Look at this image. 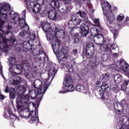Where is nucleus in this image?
I'll use <instances>...</instances> for the list:
<instances>
[{"instance_id":"9b49d317","label":"nucleus","mask_w":129,"mask_h":129,"mask_svg":"<svg viewBox=\"0 0 129 129\" xmlns=\"http://www.w3.org/2000/svg\"><path fill=\"white\" fill-rule=\"evenodd\" d=\"M27 6L29 7L30 9H31L33 13H39V14H43L44 13V11H41L42 7L41 6V5L38 3V1H32L30 3V2H28Z\"/></svg>"},{"instance_id":"680f3d73","label":"nucleus","mask_w":129,"mask_h":129,"mask_svg":"<svg viewBox=\"0 0 129 129\" xmlns=\"http://www.w3.org/2000/svg\"><path fill=\"white\" fill-rule=\"evenodd\" d=\"M96 84H97V85H98V83H97Z\"/></svg>"},{"instance_id":"f704fd0d","label":"nucleus","mask_w":129,"mask_h":129,"mask_svg":"<svg viewBox=\"0 0 129 129\" xmlns=\"http://www.w3.org/2000/svg\"><path fill=\"white\" fill-rule=\"evenodd\" d=\"M90 32L92 36L94 37V36H95V35H97V34H98V30L96 27H93L91 29Z\"/></svg>"},{"instance_id":"423d86ee","label":"nucleus","mask_w":129,"mask_h":129,"mask_svg":"<svg viewBox=\"0 0 129 129\" xmlns=\"http://www.w3.org/2000/svg\"><path fill=\"white\" fill-rule=\"evenodd\" d=\"M9 16L10 19L14 21L15 24H17L19 22V25L21 29H24V31H21L19 33L20 37L23 38H27L29 37V33L27 32L29 31V27L27 24L26 20L24 18H20V15L19 13L15 12V11H12L9 13Z\"/></svg>"},{"instance_id":"20e7f679","label":"nucleus","mask_w":129,"mask_h":129,"mask_svg":"<svg viewBox=\"0 0 129 129\" xmlns=\"http://www.w3.org/2000/svg\"><path fill=\"white\" fill-rule=\"evenodd\" d=\"M103 14L107 19L108 23H109V27L111 32L114 35V38H115L118 34L117 31V25L114 22L115 21V16L111 11V5H109L108 2H104L101 4Z\"/></svg>"},{"instance_id":"8fccbe9b","label":"nucleus","mask_w":129,"mask_h":129,"mask_svg":"<svg viewBox=\"0 0 129 129\" xmlns=\"http://www.w3.org/2000/svg\"><path fill=\"white\" fill-rule=\"evenodd\" d=\"M98 65H99V62L98 61H95V62H94L93 66H95V67H96V66H97Z\"/></svg>"},{"instance_id":"a18cd8bd","label":"nucleus","mask_w":129,"mask_h":129,"mask_svg":"<svg viewBox=\"0 0 129 129\" xmlns=\"http://www.w3.org/2000/svg\"><path fill=\"white\" fill-rule=\"evenodd\" d=\"M83 2H85L83 3V6H87L90 4V1L89 0H83Z\"/></svg>"},{"instance_id":"4d7b16f0","label":"nucleus","mask_w":129,"mask_h":129,"mask_svg":"<svg viewBox=\"0 0 129 129\" xmlns=\"http://www.w3.org/2000/svg\"><path fill=\"white\" fill-rule=\"evenodd\" d=\"M111 67L112 68H115V67H116V66L112 65Z\"/></svg>"},{"instance_id":"1a4fd4ad","label":"nucleus","mask_w":129,"mask_h":129,"mask_svg":"<svg viewBox=\"0 0 129 129\" xmlns=\"http://www.w3.org/2000/svg\"><path fill=\"white\" fill-rule=\"evenodd\" d=\"M9 62V72L10 73L20 75L22 73V67L20 64H17L16 57L11 56L8 58Z\"/></svg>"},{"instance_id":"37998d69","label":"nucleus","mask_w":129,"mask_h":129,"mask_svg":"<svg viewBox=\"0 0 129 129\" xmlns=\"http://www.w3.org/2000/svg\"><path fill=\"white\" fill-rule=\"evenodd\" d=\"M63 38L64 41H66L67 43H69L70 42V37L68 36H67L66 37H64L63 35Z\"/></svg>"},{"instance_id":"c9c22d12","label":"nucleus","mask_w":129,"mask_h":129,"mask_svg":"<svg viewBox=\"0 0 129 129\" xmlns=\"http://www.w3.org/2000/svg\"><path fill=\"white\" fill-rule=\"evenodd\" d=\"M110 87L115 93L119 91V88H118V86L116 84L111 85Z\"/></svg>"},{"instance_id":"393cba45","label":"nucleus","mask_w":129,"mask_h":129,"mask_svg":"<svg viewBox=\"0 0 129 129\" xmlns=\"http://www.w3.org/2000/svg\"><path fill=\"white\" fill-rule=\"evenodd\" d=\"M4 117L6 118L10 117L11 119H16V118H17V116L13 114V112L10 109L8 110L7 112L4 113Z\"/></svg>"},{"instance_id":"4be33fe9","label":"nucleus","mask_w":129,"mask_h":129,"mask_svg":"<svg viewBox=\"0 0 129 129\" xmlns=\"http://www.w3.org/2000/svg\"><path fill=\"white\" fill-rule=\"evenodd\" d=\"M21 77L20 76H13L12 78H10L9 83L12 85L15 84H19L21 83Z\"/></svg>"},{"instance_id":"052dcab7","label":"nucleus","mask_w":129,"mask_h":129,"mask_svg":"<svg viewBox=\"0 0 129 129\" xmlns=\"http://www.w3.org/2000/svg\"><path fill=\"white\" fill-rule=\"evenodd\" d=\"M61 10H64V8H62Z\"/></svg>"},{"instance_id":"13d9d810","label":"nucleus","mask_w":129,"mask_h":129,"mask_svg":"<svg viewBox=\"0 0 129 129\" xmlns=\"http://www.w3.org/2000/svg\"><path fill=\"white\" fill-rule=\"evenodd\" d=\"M71 0H64V2H70Z\"/></svg>"},{"instance_id":"2eb2a0df","label":"nucleus","mask_w":129,"mask_h":129,"mask_svg":"<svg viewBox=\"0 0 129 129\" xmlns=\"http://www.w3.org/2000/svg\"><path fill=\"white\" fill-rule=\"evenodd\" d=\"M91 38L93 39L94 43L97 44V45H102V44L105 43L104 37L101 34H97L94 36H91Z\"/></svg>"},{"instance_id":"f257e3e1","label":"nucleus","mask_w":129,"mask_h":129,"mask_svg":"<svg viewBox=\"0 0 129 129\" xmlns=\"http://www.w3.org/2000/svg\"><path fill=\"white\" fill-rule=\"evenodd\" d=\"M11 11V5L5 4L0 7V56L3 52L8 53L9 52V42L12 43L14 46L18 45L16 40V37L14 36L11 31L5 32L3 30L4 26L7 28L8 30L12 29V22H6L5 21L8 19V14Z\"/></svg>"},{"instance_id":"e2e57ef3","label":"nucleus","mask_w":129,"mask_h":129,"mask_svg":"<svg viewBox=\"0 0 129 129\" xmlns=\"http://www.w3.org/2000/svg\"><path fill=\"white\" fill-rule=\"evenodd\" d=\"M23 13L25 14V11H23Z\"/></svg>"},{"instance_id":"ddd939ff","label":"nucleus","mask_w":129,"mask_h":129,"mask_svg":"<svg viewBox=\"0 0 129 129\" xmlns=\"http://www.w3.org/2000/svg\"><path fill=\"white\" fill-rule=\"evenodd\" d=\"M48 80L44 79V82L40 80L37 79L35 80L33 82V86L35 88L37 89H43V87L45 86V91H46L48 87H47V82Z\"/></svg>"},{"instance_id":"603ef678","label":"nucleus","mask_w":129,"mask_h":129,"mask_svg":"<svg viewBox=\"0 0 129 129\" xmlns=\"http://www.w3.org/2000/svg\"><path fill=\"white\" fill-rule=\"evenodd\" d=\"M5 92H6V93H8L9 92V87L7 86L6 87V90Z\"/></svg>"},{"instance_id":"49530a36","label":"nucleus","mask_w":129,"mask_h":129,"mask_svg":"<svg viewBox=\"0 0 129 129\" xmlns=\"http://www.w3.org/2000/svg\"><path fill=\"white\" fill-rule=\"evenodd\" d=\"M0 73L2 76L3 77L4 79H6L5 76H4V74H3V66L1 65L0 66Z\"/></svg>"},{"instance_id":"6ab92c4d","label":"nucleus","mask_w":129,"mask_h":129,"mask_svg":"<svg viewBox=\"0 0 129 129\" xmlns=\"http://www.w3.org/2000/svg\"><path fill=\"white\" fill-rule=\"evenodd\" d=\"M37 57L39 61H42V62H46V59L47 61L49 59V57H48L47 56H46V53H44L43 50H39Z\"/></svg>"},{"instance_id":"f3484780","label":"nucleus","mask_w":129,"mask_h":129,"mask_svg":"<svg viewBox=\"0 0 129 129\" xmlns=\"http://www.w3.org/2000/svg\"><path fill=\"white\" fill-rule=\"evenodd\" d=\"M17 92L18 93L19 96L17 99V103H18V99L20 97V96H25V97H28V101L30 100V96L29 95H24V93L26 92V87L24 86H19L17 90Z\"/></svg>"},{"instance_id":"c756f323","label":"nucleus","mask_w":129,"mask_h":129,"mask_svg":"<svg viewBox=\"0 0 129 129\" xmlns=\"http://www.w3.org/2000/svg\"><path fill=\"white\" fill-rule=\"evenodd\" d=\"M50 5L52 9H57L59 8V3L56 0H52L50 2Z\"/></svg>"},{"instance_id":"2f4dec72","label":"nucleus","mask_w":129,"mask_h":129,"mask_svg":"<svg viewBox=\"0 0 129 129\" xmlns=\"http://www.w3.org/2000/svg\"><path fill=\"white\" fill-rule=\"evenodd\" d=\"M28 33L29 35L28 37H29V39L31 41H34L35 39H36V33H35V32L31 31Z\"/></svg>"},{"instance_id":"5fc2aeb1","label":"nucleus","mask_w":129,"mask_h":129,"mask_svg":"<svg viewBox=\"0 0 129 129\" xmlns=\"http://www.w3.org/2000/svg\"><path fill=\"white\" fill-rule=\"evenodd\" d=\"M26 3V5H28V2H31V0H25Z\"/></svg>"},{"instance_id":"a211bd4d","label":"nucleus","mask_w":129,"mask_h":129,"mask_svg":"<svg viewBox=\"0 0 129 129\" xmlns=\"http://www.w3.org/2000/svg\"><path fill=\"white\" fill-rule=\"evenodd\" d=\"M41 27L43 32H44V33H46V35L48 33H52V31H53V29H51L50 24L48 22L43 23L41 24Z\"/></svg>"},{"instance_id":"7c9ffc66","label":"nucleus","mask_w":129,"mask_h":129,"mask_svg":"<svg viewBox=\"0 0 129 129\" xmlns=\"http://www.w3.org/2000/svg\"><path fill=\"white\" fill-rule=\"evenodd\" d=\"M114 80L115 83H120L122 81V77L120 75L117 74L115 75Z\"/></svg>"},{"instance_id":"dca6fc26","label":"nucleus","mask_w":129,"mask_h":129,"mask_svg":"<svg viewBox=\"0 0 129 129\" xmlns=\"http://www.w3.org/2000/svg\"><path fill=\"white\" fill-rule=\"evenodd\" d=\"M119 69L120 71H123L125 75L129 73V65L125 60H120Z\"/></svg>"},{"instance_id":"c03bdc74","label":"nucleus","mask_w":129,"mask_h":129,"mask_svg":"<svg viewBox=\"0 0 129 129\" xmlns=\"http://www.w3.org/2000/svg\"><path fill=\"white\" fill-rule=\"evenodd\" d=\"M101 59L103 61H106L107 60V54H103Z\"/></svg>"},{"instance_id":"9d476101","label":"nucleus","mask_w":129,"mask_h":129,"mask_svg":"<svg viewBox=\"0 0 129 129\" xmlns=\"http://www.w3.org/2000/svg\"><path fill=\"white\" fill-rule=\"evenodd\" d=\"M46 86L44 85L42 89H39L38 90L33 89L29 91L30 97L32 99H35L36 97L38 98V101H41L43 99V96L46 92Z\"/></svg>"},{"instance_id":"7ed1b4c3","label":"nucleus","mask_w":129,"mask_h":129,"mask_svg":"<svg viewBox=\"0 0 129 129\" xmlns=\"http://www.w3.org/2000/svg\"><path fill=\"white\" fill-rule=\"evenodd\" d=\"M29 97L20 96L17 99V109L22 118H31L30 122L37 124L39 122L38 110L30 111L29 107Z\"/></svg>"},{"instance_id":"79ce46f5","label":"nucleus","mask_w":129,"mask_h":129,"mask_svg":"<svg viewBox=\"0 0 129 129\" xmlns=\"http://www.w3.org/2000/svg\"><path fill=\"white\" fill-rule=\"evenodd\" d=\"M86 53L88 58H91L92 57V53L90 51L87 50Z\"/></svg>"},{"instance_id":"864d4df0","label":"nucleus","mask_w":129,"mask_h":129,"mask_svg":"<svg viewBox=\"0 0 129 129\" xmlns=\"http://www.w3.org/2000/svg\"><path fill=\"white\" fill-rule=\"evenodd\" d=\"M5 97L4 95H0V99H5Z\"/></svg>"},{"instance_id":"ea45409f","label":"nucleus","mask_w":129,"mask_h":129,"mask_svg":"<svg viewBox=\"0 0 129 129\" xmlns=\"http://www.w3.org/2000/svg\"><path fill=\"white\" fill-rule=\"evenodd\" d=\"M29 66H30V63H24V64H22V67L23 69H24V70H26L27 68L29 67Z\"/></svg>"},{"instance_id":"6e6552de","label":"nucleus","mask_w":129,"mask_h":129,"mask_svg":"<svg viewBox=\"0 0 129 129\" xmlns=\"http://www.w3.org/2000/svg\"><path fill=\"white\" fill-rule=\"evenodd\" d=\"M63 85L66 87H67L68 89L67 90L59 91L58 93H62V94H64L68 92H72L74 91L75 87L73 86V80L71 78L70 73L69 72L66 73L63 81Z\"/></svg>"},{"instance_id":"72a5a7b5","label":"nucleus","mask_w":129,"mask_h":129,"mask_svg":"<svg viewBox=\"0 0 129 129\" xmlns=\"http://www.w3.org/2000/svg\"><path fill=\"white\" fill-rule=\"evenodd\" d=\"M57 73V70L55 68H51L49 71L48 75L49 76H55V74Z\"/></svg>"},{"instance_id":"f03ea898","label":"nucleus","mask_w":129,"mask_h":129,"mask_svg":"<svg viewBox=\"0 0 129 129\" xmlns=\"http://www.w3.org/2000/svg\"><path fill=\"white\" fill-rule=\"evenodd\" d=\"M65 31L63 30H59L55 27L51 32H49L46 34L47 41L50 42L53 51L59 61L65 62L68 59V49L64 48L61 46L58 38H64Z\"/></svg>"},{"instance_id":"3c124183","label":"nucleus","mask_w":129,"mask_h":129,"mask_svg":"<svg viewBox=\"0 0 129 129\" xmlns=\"http://www.w3.org/2000/svg\"><path fill=\"white\" fill-rule=\"evenodd\" d=\"M112 52H111V53H110V54H112ZM112 55H113L114 57L116 58L118 56V53H114V54L112 53Z\"/></svg>"},{"instance_id":"58836bf2","label":"nucleus","mask_w":129,"mask_h":129,"mask_svg":"<svg viewBox=\"0 0 129 129\" xmlns=\"http://www.w3.org/2000/svg\"><path fill=\"white\" fill-rule=\"evenodd\" d=\"M94 24L96 25V27H100V23L99 22V19L95 18L93 20Z\"/></svg>"},{"instance_id":"bf43d9fd","label":"nucleus","mask_w":129,"mask_h":129,"mask_svg":"<svg viewBox=\"0 0 129 129\" xmlns=\"http://www.w3.org/2000/svg\"><path fill=\"white\" fill-rule=\"evenodd\" d=\"M34 68H37V66H35V67H34Z\"/></svg>"},{"instance_id":"39448f33","label":"nucleus","mask_w":129,"mask_h":129,"mask_svg":"<svg viewBox=\"0 0 129 129\" xmlns=\"http://www.w3.org/2000/svg\"><path fill=\"white\" fill-rule=\"evenodd\" d=\"M89 20L86 13L84 11H79L77 14L72 15V19L68 23V27L71 30H72L74 28L80 27L82 24H85V23L87 24Z\"/></svg>"},{"instance_id":"6e6d98bb","label":"nucleus","mask_w":129,"mask_h":129,"mask_svg":"<svg viewBox=\"0 0 129 129\" xmlns=\"http://www.w3.org/2000/svg\"><path fill=\"white\" fill-rule=\"evenodd\" d=\"M114 11H117V8H116V7H114Z\"/></svg>"},{"instance_id":"09e8293b","label":"nucleus","mask_w":129,"mask_h":129,"mask_svg":"<svg viewBox=\"0 0 129 129\" xmlns=\"http://www.w3.org/2000/svg\"><path fill=\"white\" fill-rule=\"evenodd\" d=\"M91 47H94V45L92 43H88L87 45V48H91Z\"/></svg>"},{"instance_id":"412c9836","label":"nucleus","mask_w":129,"mask_h":129,"mask_svg":"<svg viewBox=\"0 0 129 129\" xmlns=\"http://www.w3.org/2000/svg\"><path fill=\"white\" fill-rule=\"evenodd\" d=\"M100 46V49L102 52H109L110 54H111V50H114V44H112L110 46V49H108V45L106 44H104V43H103Z\"/></svg>"},{"instance_id":"4468645a","label":"nucleus","mask_w":129,"mask_h":129,"mask_svg":"<svg viewBox=\"0 0 129 129\" xmlns=\"http://www.w3.org/2000/svg\"><path fill=\"white\" fill-rule=\"evenodd\" d=\"M20 47L23 51L28 52V51L32 50L34 48V44L31 41H23L20 44Z\"/></svg>"},{"instance_id":"a19ab883","label":"nucleus","mask_w":129,"mask_h":129,"mask_svg":"<svg viewBox=\"0 0 129 129\" xmlns=\"http://www.w3.org/2000/svg\"><path fill=\"white\" fill-rule=\"evenodd\" d=\"M77 54H78V52L77 49H73V56H75V58H77Z\"/></svg>"},{"instance_id":"c85d7f7f","label":"nucleus","mask_w":129,"mask_h":129,"mask_svg":"<svg viewBox=\"0 0 129 129\" xmlns=\"http://www.w3.org/2000/svg\"><path fill=\"white\" fill-rule=\"evenodd\" d=\"M36 76H37V71L35 72L28 74L26 76V78H27V79H29V80H33V79L36 78Z\"/></svg>"},{"instance_id":"de8ad7c7","label":"nucleus","mask_w":129,"mask_h":129,"mask_svg":"<svg viewBox=\"0 0 129 129\" xmlns=\"http://www.w3.org/2000/svg\"><path fill=\"white\" fill-rule=\"evenodd\" d=\"M125 26H129V18L128 17L125 19Z\"/></svg>"},{"instance_id":"e433bc0d","label":"nucleus","mask_w":129,"mask_h":129,"mask_svg":"<svg viewBox=\"0 0 129 129\" xmlns=\"http://www.w3.org/2000/svg\"><path fill=\"white\" fill-rule=\"evenodd\" d=\"M124 20V16L123 14H119L117 16L116 20L118 22H121Z\"/></svg>"},{"instance_id":"5701e85b","label":"nucleus","mask_w":129,"mask_h":129,"mask_svg":"<svg viewBox=\"0 0 129 129\" xmlns=\"http://www.w3.org/2000/svg\"><path fill=\"white\" fill-rule=\"evenodd\" d=\"M70 59L71 61V64H70V63H69V62H67L66 64V66L69 71H71L70 70H72V68L76 66V62H75V61H76V59L75 58H72L71 57Z\"/></svg>"},{"instance_id":"a878e982","label":"nucleus","mask_w":129,"mask_h":129,"mask_svg":"<svg viewBox=\"0 0 129 129\" xmlns=\"http://www.w3.org/2000/svg\"><path fill=\"white\" fill-rule=\"evenodd\" d=\"M58 13L56 11L52 10L48 14V18L50 20H53L55 21V20H57V16Z\"/></svg>"},{"instance_id":"4c0bfd02","label":"nucleus","mask_w":129,"mask_h":129,"mask_svg":"<svg viewBox=\"0 0 129 129\" xmlns=\"http://www.w3.org/2000/svg\"><path fill=\"white\" fill-rule=\"evenodd\" d=\"M16 95H15V90L14 89L12 91H10V97L11 99H15Z\"/></svg>"},{"instance_id":"0eeeda50","label":"nucleus","mask_w":129,"mask_h":129,"mask_svg":"<svg viewBox=\"0 0 129 129\" xmlns=\"http://www.w3.org/2000/svg\"><path fill=\"white\" fill-rule=\"evenodd\" d=\"M77 28H74L73 30H76L79 31V33L75 36V44H78L81 40L82 37H86L87 34H88L89 31V27L88 25L86 24H82L80 26H77Z\"/></svg>"},{"instance_id":"473e14b6","label":"nucleus","mask_w":129,"mask_h":129,"mask_svg":"<svg viewBox=\"0 0 129 129\" xmlns=\"http://www.w3.org/2000/svg\"><path fill=\"white\" fill-rule=\"evenodd\" d=\"M77 91H80L83 92L84 93H87V92L85 91V89H84V86L82 85H79L77 86Z\"/></svg>"},{"instance_id":"aec40b11","label":"nucleus","mask_w":129,"mask_h":129,"mask_svg":"<svg viewBox=\"0 0 129 129\" xmlns=\"http://www.w3.org/2000/svg\"><path fill=\"white\" fill-rule=\"evenodd\" d=\"M114 109L116 113H121L123 111V105L119 102H115Z\"/></svg>"},{"instance_id":"b1692460","label":"nucleus","mask_w":129,"mask_h":129,"mask_svg":"<svg viewBox=\"0 0 129 129\" xmlns=\"http://www.w3.org/2000/svg\"><path fill=\"white\" fill-rule=\"evenodd\" d=\"M120 122L124 125V126L127 127L129 125V118L126 116H122L120 118Z\"/></svg>"},{"instance_id":"bb28decb","label":"nucleus","mask_w":129,"mask_h":129,"mask_svg":"<svg viewBox=\"0 0 129 129\" xmlns=\"http://www.w3.org/2000/svg\"><path fill=\"white\" fill-rule=\"evenodd\" d=\"M129 80H124L123 82L121 84V90L123 91H125L126 90V88H127L128 86Z\"/></svg>"},{"instance_id":"cd10ccee","label":"nucleus","mask_w":129,"mask_h":129,"mask_svg":"<svg viewBox=\"0 0 129 129\" xmlns=\"http://www.w3.org/2000/svg\"><path fill=\"white\" fill-rule=\"evenodd\" d=\"M100 80L103 82H107L108 80H109V74H105L104 75H102L100 77Z\"/></svg>"},{"instance_id":"f8f14e48","label":"nucleus","mask_w":129,"mask_h":129,"mask_svg":"<svg viewBox=\"0 0 129 129\" xmlns=\"http://www.w3.org/2000/svg\"><path fill=\"white\" fill-rule=\"evenodd\" d=\"M101 90H100L99 94L101 96V99L102 100H104L105 97L104 94L106 95H108V93L110 91V89L108 87V85L106 84L105 82H103L101 87Z\"/></svg>"}]
</instances>
